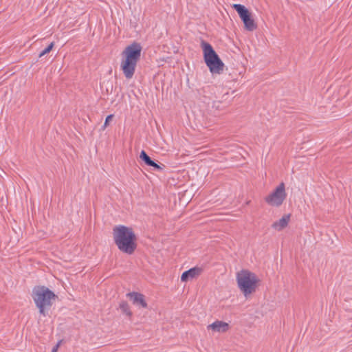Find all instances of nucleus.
<instances>
[{
    "label": "nucleus",
    "mask_w": 352,
    "mask_h": 352,
    "mask_svg": "<svg viewBox=\"0 0 352 352\" xmlns=\"http://www.w3.org/2000/svg\"><path fill=\"white\" fill-rule=\"evenodd\" d=\"M141 52L140 44L135 42L126 47L122 51L120 67L126 79H131L133 77Z\"/></svg>",
    "instance_id": "obj_1"
},
{
    "label": "nucleus",
    "mask_w": 352,
    "mask_h": 352,
    "mask_svg": "<svg viewBox=\"0 0 352 352\" xmlns=\"http://www.w3.org/2000/svg\"><path fill=\"white\" fill-rule=\"evenodd\" d=\"M113 239L118 248L122 252L132 254L136 249V236L132 228L117 226L113 229Z\"/></svg>",
    "instance_id": "obj_2"
},
{
    "label": "nucleus",
    "mask_w": 352,
    "mask_h": 352,
    "mask_svg": "<svg viewBox=\"0 0 352 352\" xmlns=\"http://www.w3.org/2000/svg\"><path fill=\"white\" fill-rule=\"evenodd\" d=\"M236 279L239 289L246 298L256 292L259 283L258 276L248 270L237 272Z\"/></svg>",
    "instance_id": "obj_3"
},
{
    "label": "nucleus",
    "mask_w": 352,
    "mask_h": 352,
    "mask_svg": "<svg viewBox=\"0 0 352 352\" xmlns=\"http://www.w3.org/2000/svg\"><path fill=\"white\" fill-rule=\"evenodd\" d=\"M33 300L43 316H46V309L50 308L56 296L54 293L45 286L35 287L32 292Z\"/></svg>",
    "instance_id": "obj_4"
},
{
    "label": "nucleus",
    "mask_w": 352,
    "mask_h": 352,
    "mask_svg": "<svg viewBox=\"0 0 352 352\" xmlns=\"http://www.w3.org/2000/svg\"><path fill=\"white\" fill-rule=\"evenodd\" d=\"M201 47L204 52V61L212 74H221L223 70L224 64L210 44L202 41Z\"/></svg>",
    "instance_id": "obj_5"
},
{
    "label": "nucleus",
    "mask_w": 352,
    "mask_h": 352,
    "mask_svg": "<svg viewBox=\"0 0 352 352\" xmlns=\"http://www.w3.org/2000/svg\"><path fill=\"white\" fill-rule=\"evenodd\" d=\"M286 198L285 185L283 182H281L264 199L270 206L279 207L283 204Z\"/></svg>",
    "instance_id": "obj_6"
},
{
    "label": "nucleus",
    "mask_w": 352,
    "mask_h": 352,
    "mask_svg": "<svg viewBox=\"0 0 352 352\" xmlns=\"http://www.w3.org/2000/svg\"><path fill=\"white\" fill-rule=\"evenodd\" d=\"M203 272V268L201 267H194L190 270L183 272L181 276V280L182 282H187L189 280H192L195 278L199 276Z\"/></svg>",
    "instance_id": "obj_7"
},
{
    "label": "nucleus",
    "mask_w": 352,
    "mask_h": 352,
    "mask_svg": "<svg viewBox=\"0 0 352 352\" xmlns=\"http://www.w3.org/2000/svg\"><path fill=\"white\" fill-rule=\"evenodd\" d=\"M208 330H211L212 332L217 333H225L230 329V325L228 322L222 320H216L212 324L207 326Z\"/></svg>",
    "instance_id": "obj_8"
},
{
    "label": "nucleus",
    "mask_w": 352,
    "mask_h": 352,
    "mask_svg": "<svg viewBox=\"0 0 352 352\" xmlns=\"http://www.w3.org/2000/svg\"><path fill=\"white\" fill-rule=\"evenodd\" d=\"M126 296L130 298L134 305H139L142 308L147 307V303L143 294L138 292H130L126 294Z\"/></svg>",
    "instance_id": "obj_9"
},
{
    "label": "nucleus",
    "mask_w": 352,
    "mask_h": 352,
    "mask_svg": "<svg viewBox=\"0 0 352 352\" xmlns=\"http://www.w3.org/2000/svg\"><path fill=\"white\" fill-rule=\"evenodd\" d=\"M289 220L290 214H285L278 221L274 222L272 227L277 231H280L287 226Z\"/></svg>",
    "instance_id": "obj_10"
},
{
    "label": "nucleus",
    "mask_w": 352,
    "mask_h": 352,
    "mask_svg": "<svg viewBox=\"0 0 352 352\" xmlns=\"http://www.w3.org/2000/svg\"><path fill=\"white\" fill-rule=\"evenodd\" d=\"M140 158L142 161L144 162V163L149 166L153 167L155 169L162 170L163 167L156 164L154 161H153L151 157L146 154V153L144 151H142L140 154Z\"/></svg>",
    "instance_id": "obj_11"
},
{
    "label": "nucleus",
    "mask_w": 352,
    "mask_h": 352,
    "mask_svg": "<svg viewBox=\"0 0 352 352\" xmlns=\"http://www.w3.org/2000/svg\"><path fill=\"white\" fill-rule=\"evenodd\" d=\"M232 7L238 12L242 21L250 14L248 10L243 5L233 4Z\"/></svg>",
    "instance_id": "obj_12"
},
{
    "label": "nucleus",
    "mask_w": 352,
    "mask_h": 352,
    "mask_svg": "<svg viewBox=\"0 0 352 352\" xmlns=\"http://www.w3.org/2000/svg\"><path fill=\"white\" fill-rule=\"evenodd\" d=\"M245 28L248 31H253L256 28V25L250 14L244 20H243Z\"/></svg>",
    "instance_id": "obj_13"
},
{
    "label": "nucleus",
    "mask_w": 352,
    "mask_h": 352,
    "mask_svg": "<svg viewBox=\"0 0 352 352\" xmlns=\"http://www.w3.org/2000/svg\"><path fill=\"white\" fill-rule=\"evenodd\" d=\"M119 307L121 311L123 314H126L129 317H131L132 316V312L130 309V307L126 301L120 302Z\"/></svg>",
    "instance_id": "obj_14"
},
{
    "label": "nucleus",
    "mask_w": 352,
    "mask_h": 352,
    "mask_svg": "<svg viewBox=\"0 0 352 352\" xmlns=\"http://www.w3.org/2000/svg\"><path fill=\"white\" fill-rule=\"evenodd\" d=\"M54 43L52 42L51 43L45 50H43L40 54H39V58L43 56L46 54H48L54 47Z\"/></svg>",
    "instance_id": "obj_15"
},
{
    "label": "nucleus",
    "mask_w": 352,
    "mask_h": 352,
    "mask_svg": "<svg viewBox=\"0 0 352 352\" xmlns=\"http://www.w3.org/2000/svg\"><path fill=\"white\" fill-rule=\"evenodd\" d=\"M113 115L111 114L106 118L103 129H105L108 126L109 121L113 118Z\"/></svg>",
    "instance_id": "obj_16"
},
{
    "label": "nucleus",
    "mask_w": 352,
    "mask_h": 352,
    "mask_svg": "<svg viewBox=\"0 0 352 352\" xmlns=\"http://www.w3.org/2000/svg\"><path fill=\"white\" fill-rule=\"evenodd\" d=\"M61 341H59L52 349V352H57L60 346Z\"/></svg>",
    "instance_id": "obj_17"
}]
</instances>
